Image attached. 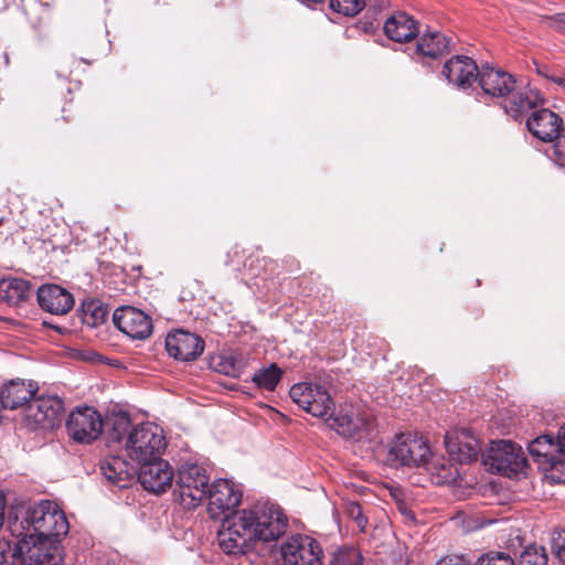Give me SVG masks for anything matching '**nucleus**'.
<instances>
[{
	"label": "nucleus",
	"instance_id": "1",
	"mask_svg": "<svg viewBox=\"0 0 565 565\" xmlns=\"http://www.w3.org/2000/svg\"><path fill=\"white\" fill-rule=\"evenodd\" d=\"M281 535L280 507L268 500H260L247 509L226 515L217 533V542L227 555L247 554L258 543L267 545L270 552L279 551L282 555V545L278 544Z\"/></svg>",
	"mask_w": 565,
	"mask_h": 565
},
{
	"label": "nucleus",
	"instance_id": "2",
	"mask_svg": "<svg viewBox=\"0 0 565 565\" xmlns=\"http://www.w3.org/2000/svg\"><path fill=\"white\" fill-rule=\"evenodd\" d=\"M7 526L14 537L34 535L60 543L70 530L65 513L51 500L17 502L9 509Z\"/></svg>",
	"mask_w": 565,
	"mask_h": 565
},
{
	"label": "nucleus",
	"instance_id": "3",
	"mask_svg": "<svg viewBox=\"0 0 565 565\" xmlns=\"http://www.w3.org/2000/svg\"><path fill=\"white\" fill-rule=\"evenodd\" d=\"M109 439L124 444L128 457L137 463L159 459L167 447L166 436L160 426L148 422L132 427L126 415L114 418Z\"/></svg>",
	"mask_w": 565,
	"mask_h": 565
},
{
	"label": "nucleus",
	"instance_id": "4",
	"mask_svg": "<svg viewBox=\"0 0 565 565\" xmlns=\"http://www.w3.org/2000/svg\"><path fill=\"white\" fill-rule=\"evenodd\" d=\"M483 462L491 471L508 478L525 475L529 467L523 448L511 440L491 441Z\"/></svg>",
	"mask_w": 565,
	"mask_h": 565
},
{
	"label": "nucleus",
	"instance_id": "5",
	"mask_svg": "<svg viewBox=\"0 0 565 565\" xmlns=\"http://www.w3.org/2000/svg\"><path fill=\"white\" fill-rule=\"evenodd\" d=\"M210 478L198 463H183L177 475L173 494L186 509L196 508L207 495Z\"/></svg>",
	"mask_w": 565,
	"mask_h": 565
},
{
	"label": "nucleus",
	"instance_id": "6",
	"mask_svg": "<svg viewBox=\"0 0 565 565\" xmlns=\"http://www.w3.org/2000/svg\"><path fill=\"white\" fill-rule=\"evenodd\" d=\"M289 396L295 404L315 417L326 418L333 423L337 417L335 405L330 393L320 385L298 383L291 386Z\"/></svg>",
	"mask_w": 565,
	"mask_h": 565
},
{
	"label": "nucleus",
	"instance_id": "7",
	"mask_svg": "<svg viewBox=\"0 0 565 565\" xmlns=\"http://www.w3.org/2000/svg\"><path fill=\"white\" fill-rule=\"evenodd\" d=\"M431 456L430 448L422 436L401 434L388 449L387 461L397 468L423 467Z\"/></svg>",
	"mask_w": 565,
	"mask_h": 565
},
{
	"label": "nucleus",
	"instance_id": "8",
	"mask_svg": "<svg viewBox=\"0 0 565 565\" xmlns=\"http://www.w3.org/2000/svg\"><path fill=\"white\" fill-rule=\"evenodd\" d=\"M288 519L285 515V565H322L323 551L317 540L306 534L287 537Z\"/></svg>",
	"mask_w": 565,
	"mask_h": 565
},
{
	"label": "nucleus",
	"instance_id": "9",
	"mask_svg": "<svg viewBox=\"0 0 565 565\" xmlns=\"http://www.w3.org/2000/svg\"><path fill=\"white\" fill-rule=\"evenodd\" d=\"M18 558L22 565H58L61 553L58 543L42 540L34 535L18 537Z\"/></svg>",
	"mask_w": 565,
	"mask_h": 565
},
{
	"label": "nucleus",
	"instance_id": "10",
	"mask_svg": "<svg viewBox=\"0 0 565 565\" xmlns=\"http://www.w3.org/2000/svg\"><path fill=\"white\" fill-rule=\"evenodd\" d=\"M66 429L74 440L90 443L102 434V416L94 407H77L68 415Z\"/></svg>",
	"mask_w": 565,
	"mask_h": 565
},
{
	"label": "nucleus",
	"instance_id": "11",
	"mask_svg": "<svg viewBox=\"0 0 565 565\" xmlns=\"http://www.w3.org/2000/svg\"><path fill=\"white\" fill-rule=\"evenodd\" d=\"M114 324L132 340H145L152 334L153 326L150 316L142 310L122 306L113 315Z\"/></svg>",
	"mask_w": 565,
	"mask_h": 565
},
{
	"label": "nucleus",
	"instance_id": "12",
	"mask_svg": "<svg viewBox=\"0 0 565 565\" xmlns=\"http://www.w3.org/2000/svg\"><path fill=\"white\" fill-rule=\"evenodd\" d=\"M243 492L232 481L217 479L209 484L207 495L209 513L212 518H220L225 512L234 510L242 501Z\"/></svg>",
	"mask_w": 565,
	"mask_h": 565
},
{
	"label": "nucleus",
	"instance_id": "13",
	"mask_svg": "<svg viewBox=\"0 0 565 565\" xmlns=\"http://www.w3.org/2000/svg\"><path fill=\"white\" fill-rule=\"evenodd\" d=\"M329 425L338 434L355 441L371 440L377 434L375 420L367 413L352 416L340 412L337 417H333V423Z\"/></svg>",
	"mask_w": 565,
	"mask_h": 565
},
{
	"label": "nucleus",
	"instance_id": "14",
	"mask_svg": "<svg viewBox=\"0 0 565 565\" xmlns=\"http://www.w3.org/2000/svg\"><path fill=\"white\" fill-rule=\"evenodd\" d=\"M141 486L150 492H164L172 486L174 472L170 463L159 456V459H151L139 463L136 471Z\"/></svg>",
	"mask_w": 565,
	"mask_h": 565
},
{
	"label": "nucleus",
	"instance_id": "15",
	"mask_svg": "<svg viewBox=\"0 0 565 565\" xmlns=\"http://www.w3.org/2000/svg\"><path fill=\"white\" fill-rule=\"evenodd\" d=\"M445 447L449 458L460 465L477 460L481 451L479 440L466 428L448 431L445 436Z\"/></svg>",
	"mask_w": 565,
	"mask_h": 565
},
{
	"label": "nucleus",
	"instance_id": "16",
	"mask_svg": "<svg viewBox=\"0 0 565 565\" xmlns=\"http://www.w3.org/2000/svg\"><path fill=\"white\" fill-rule=\"evenodd\" d=\"M168 354L182 362L195 361L204 351V341L195 333L175 330L166 338Z\"/></svg>",
	"mask_w": 565,
	"mask_h": 565
},
{
	"label": "nucleus",
	"instance_id": "17",
	"mask_svg": "<svg viewBox=\"0 0 565 565\" xmlns=\"http://www.w3.org/2000/svg\"><path fill=\"white\" fill-rule=\"evenodd\" d=\"M64 402L56 395H34L26 408V416L42 427H54L60 423Z\"/></svg>",
	"mask_w": 565,
	"mask_h": 565
},
{
	"label": "nucleus",
	"instance_id": "18",
	"mask_svg": "<svg viewBox=\"0 0 565 565\" xmlns=\"http://www.w3.org/2000/svg\"><path fill=\"white\" fill-rule=\"evenodd\" d=\"M479 72L472 58L465 55H455L444 64L441 75L448 84L466 90L478 79Z\"/></svg>",
	"mask_w": 565,
	"mask_h": 565
},
{
	"label": "nucleus",
	"instance_id": "19",
	"mask_svg": "<svg viewBox=\"0 0 565 565\" xmlns=\"http://www.w3.org/2000/svg\"><path fill=\"white\" fill-rule=\"evenodd\" d=\"M526 128L543 142H553L563 126V119L554 111L539 106L526 117Z\"/></svg>",
	"mask_w": 565,
	"mask_h": 565
},
{
	"label": "nucleus",
	"instance_id": "20",
	"mask_svg": "<svg viewBox=\"0 0 565 565\" xmlns=\"http://www.w3.org/2000/svg\"><path fill=\"white\" fill-rule=\"evenodd\" d=\"M478 83L482 89V95L490 98H505L510 93L514 92L515 78L502 70H497L491 66H482L479 75Z\"/></svg>",
	"mask_w": 565,
	"mask_h": 565
},
{
	"label": "nucleus",
	"instance_id": "21",
	"mask_svg": "<svg viewBox=\"0 0 565 565\" xmlns=\"http://www.w3.org/2000/svg\"><path fill=\"white\" fill-rule=\"evenodd\" d=\"M543 104L544 99L540 92L525 86L520 89L515 87L514 92L509 94V99L504 102L503 108L507 115L519 121Z\"/></svg>",
	"mask_w": 565,
	"mask_h": 565
},
{
	"label": "nucleus",
	"instance_id": "22",
	"mask_svg": "<svg viewBox=\"0 0 565 565\" xmlns=\"http://www.w3.org/2000/svg\"><path fill=\"white\" fill-rule=\"evenodd\" d=\"M39 306L56 316L66 315L75 303L73 295L58 285H43L36 291Z\"/></svg>",
	"mask_w": 565,
	"mask_h": 565
},
{
	"label": "nucleus",
	"instance_id": "23",
	"mask_svg": "<svg viewBox=\"0 0 565 565\" xmlns=\"http://www.w3.org/2000/svg\"><path fill=\"white\" fill-rule=\"evenodd\" d=\"M38 390L36 382L10 380L0 390V403L3 408L17 409L25 404L29 405Z\"/></svg>",
	"mask_w": 565,
	"mask_h": 565
},
{
	"label": "nucleus",
	"instance_id": "24",
	"mask_svg": "<svg viewBox=\"0 0 565 565\" xmlns=\"http://www.w3.org/2000/svg\"><path fill=\"white\" fill-rule=\"evenodd\" d=\"M384 33L395 42H408L419 34L417 21L408 13L398 11L392 14L384 23Z\"/></svg>",
	"mask_w": 565,
	"mask_h": 565
},
{
	"label": "nucleus",
	"instance_id": "25",
	"mask_svg": "<svg viewBox=\"0 0 565 565\" xmlns=\"http://www.w3.org/2000/svg\"><path fill=\"white\" fill-rule=\"evenodd\" d=\"M100 471L105 479L119 489L127 488L132 481L136 470L119 456H109L100 462Z\"/></svg>",
	"mask_w": 565,
	"mask_h": 565
},
{
	"label": "nucleus",
	"instance_id": "26",
	"mask_svg": "<svg viewBox=\"0 0 565 565\" xmlns=\"http://www.w3.org/2000/svg\"><path fill=\"white\" fill-rule=\"evenodd\" d=\"M32 295L31 284L22 278H3L0 280V300L9 306L18 307Z\"/></svg>",
	"mask_w": 565,
	"mask_h": 565
},
{
	"label": "nucleus",
	"instance_id": "27",
	"mask_svg": "<svg viewBox=\"0 0 565 565\" xmlns=\"http://www.w3.org/2000/svg\"><path fill=\"white\" fill-rule=\"evenodd\" d=\"M450 39L440 32L424 33L416 44V54L438 58L450 51Z\"/></svg>",
	"mask_w": 565,
	"mask_h": 565
},
{
	"label": "nucleus",
	"instance_id": "28",
	"mask_svg": "<svg viewBox=\"0 0 565 565\" xmlns=\"http://www.w3.org/2000/svg\"><path fill=\"white\" fill-rule=\"evenodd\" d=\"M527 450L539 467H546L552 458L559 457L557 441L551 435H542L536 437L527 445Z\"/></svg>",
	"mask_w": 565,
	"mask_h": 565
},
{
	"label": "nucleus",
	"instance_id": "29",
	"mask_svg": "<svg viewBox=\"0 0 565 565\" xmlns=\"http://www.w3.org/2000/svg\"><path fill=\"white\" fill-rule=\"evenodd\" d=\"M245 249H239L238 246H235L233 252L228 254L230 264L237 271H244V275L248 279L257 278L260 275L263 265L258 257L253 253H249L247 256L245 255Z\"/></svg>",
	"mask_w": 565,
	"mask_h": 565
},
{
	"label": "nucleus",
	"instance_id": "30",
	"mask_svg": "<svg viewBox=\"0 0 565 565\" xmlns=\"http://www.w3.org/2000/svg\"><path fill=\"white\" fill-rule=\"evenodd\" d=\"M444 457H434L433 455L428 458V462L423 467L431 475L435 482L438 484L452 483L459 476L458 468Z\"/></svg>",
	"mask_w": 565,
	"mask_h": 565
},
{
	"label": "nucleus",
	"instance_id": "31",
	"mask_svg": "<svg viewBox=\"0 0 565 565\" xmlns=\"http://www.w3.org/2000/svg\"><path fill=\"white\" fill-rule=\"evenodd\" d=\"M108 309L98 300H89L82 305V321L89 328H96L105 322Z\"/></svg>",
	"mask_w": 565,
	"mask_h": 565
},
{
	"label": "nucleus",
	"instance_id": "32",
	"mask_svg": "<svg viewBox=\"0 0 565 565\" xmlns=\"http://www.w3.org/2000/svg\"><path fill=\"white\" fill-rule=\"evenodd\" d=\"M281 374L282 371L276 364H270L255 372L252 380L258 388L273 392L279 383Z\"/></svg>",
	"mask_w": 565,
	"mask_h": 565
},
{
	"label": "nucleus",
	"instance_id": "33",
	"mask_svg": "<svg viewBox=\"0 0 565 565\" xmlns=\"http://www.w3.org/2000/svg\"><path fill=\"white\" fill-rule=\"evenodd\" d=\"M330 565H362V556L353 546H342L332 554Z\"/></svg>",
	"mask_w": 565,
	"mask_h": 565
},
{
	"label": "nucleus",
	"instance_id": "34",
	"mask_svg": "<svg viewBox=\"0 0 565 565\" xmlns=\"http://www.w3.org/2000/svg\"><path fill=\"white\" fill-rule=\"evenodd\" d=\"M547 561L544 547L530 545L521 553L518 565H547Z\"/></svg>",
	"mask_w": 565,
	"mask_h": 565
},
{
	"label": "nucleus",
	"instance_id": "35",
	"mask_svg": "<svg viewBox=\"0 0 565 565\" xmlns=\"http://www.w3.org/2000/svg\"><path fill=\"white\" fill-rule=\"evenodd\" d=\"M330 9L345 17H354L365 7L364 0H330Z\"/></svg>",
	"mask_w": 565,
	"mask_h": 565
},
{
	"label": "nucleus",
	"instance_id": "36",
	"mask_svg": "<svg viewBox=\"0 0 565 565\" xmlns=\"http://www.w3.org/2000/svg\"><path fill=\"white\" fill-rule=\"evenodd\" d=\"M551 143V147L546 150L547 157L557 166L565 168V127L561 129Z\"/></svg>",
	"mask_w": 565,
	"mask_h": 565
},
{
	"label": "nucleus",
	"instance_id": "37",
	"mask_svg": "<svg viewBox=\"0 0 565 565\" xmlns=\"http://www.w3.org/2000/svg\"><path fill=\"white\" fill-rule=\"evenodd\" d=\"M475 565H514V561L507 552L489 551L481 554Z\"/></svg>",
	"mask_w": 565,
	"mask_h": 565
},
{
	"label": "nucleus",
	"instance_id": "38",
	"mask_svg": "<svg viewBox=\"0 0 565 565\" xmlns=\"http://www.w3.org/2000/svg\"><path fill=\"white\" fill-rule=\"evenodd\" d=\"M548 473V478L556 483H565V456L554 457L546 467H541Z\"/></svg>",
	"mask_w": 565,
	"mask_h": 565
},
{
	"label": "nucleus",
	"instance_id": "39",
	"mask_svg": "<svg viewBox=\"0 0 565 565\" xmlns=\"http://www.w3.org/2000/svg\"><path fill=\"white\" fill-rule=\"evenodd\" d=\"M18 558V544L12 545L7 540H0V565H14Z\"/></svg>",
	"mask_w": 565,
	"mask_h": 565
},
{
	"label": "nucleus",
	"instance_id": "40",
	"mask_svg": "<svg viewBox=\"0 0 565 565\" xmlns=\"http://www.w3.org/2000/svg\"><path fill=\"white\" fill-rule=\"evenodd\" d=\"M347 514L352 519L361 531H365L367 519L363 515L362 507L358 502H349L347 505Z\"/></svg>",
	"mask_w": 565,
	"mask_h": 565
},
{
	"label": "nucleus",
	"instance_id": "41",
	"mask_svg": "<svg viewBox=\"0 0 565 565\" xmlns=\"http://www.w3.org/2000/svg\"><path fill=\"white\" fill-rule=\"evenodd\" d=\"M552 552L558 565H565V531L553 536Z\"/></svg>",
	"mask_w": 565,
	"mask_h": 565
},
{
	"label": "nucleus",
	"instance_id": "42",
	"mask_svg": "<svg viewBox=\"0 0 565 565\" xmlns=\"http://www.w3.org/2000/svg\"><path fill=\"white\" fill-rule=\"evenodd\" d=\"M545 23L558 33L565 34V13H556L553 15H544Z\"/></svg>",
	"mask_w": 565,
	"mask_h": 565
},
{
	"label": "nucleus",
	"instance_id": "43",
	"mask_svg": "<svg viewBox=\"0 0 565 565\" xmlns=\"http://www.w3.org/2000/svg\"><path fill=\"white\" fill-rule=\"evenodd\" d=\"M96 565H124V563L118 554H109L99 557Z\"/></svg>",
	"mask_w": 565,
	"mask_h": 565
},
{
	"label": "nucleus",
	"instance_id": "44",
	"mask_svg": "<svg viewBox=\"0 0 565 565\" xmlns=\"http://www.w3.org/2000/svg\"><path fill=\"white\" fill-rule=\"evenodd\" d=\"M437 565H470L463 556L452 555L440 559Z\"/></svg>",
	"mask_w": 565,
	"mask_h": 565
},
{
	"label": "nucleus",
	"instance_id": "45",
	"mask_svg": "<svg viewBox=\"0 0 565 565\" xmlns=\"http://www.w3.org/2000/svg\"><path fill=\"white\" fill-rule=\"evenodd\" d=\"M556 441L559 456H565V425L559 428Z\"/></svg>",
	"mask_w": 565,
	"mask_h": 565
},
{
	"label": "nucleus",
	"instance_id": "46",
	"mask_svg": "<svg viewBox=\"0 0 565 565\" xmlns=\"http://www.w3.org/2000/svg\"><path fill=\"white\" fill-rule=\"evenodd\" d=\"M6 507L7 500L4 493L0 490V530L6 522Z\"/></svg>",
	"mask_w": 565,
	"mask_h": 565
},
{
	"label": "nucleus",
	"instance_id": "47",
	"mask_svg": "<svg viewBox=\"0 0 565 565\" xmlns=\"http://www.w3.org/2000/svg\"><path fill=\"white\" fill-rule=\"evenodd\" d=\"M234 363H233V359L232 358H226L225 359V363H224V366L223 369L221 370V372L230 375L232 373H234Z\"/></svg>",
	"mask_w": 565,
	"mask_h": 565
},
{
	"label": "nucleus",
	"instance_id": "48",
	"mask_svg": "<svg viewBox=\"0 0 565 565\" xmlns=\"http://www.w3.org/2000/svg\"><path fill=\"white\" fill-rule=\"evenodd\" d=\"M548 81L557 84L565 90V78L564 77L556 75L555 73H552Z\"/></svg>",
	"mask_w": 565,
	"mask_h": 565
},
{
	"label": "nucleus",
	"instance_id": "49",
	"mask_svg": "<svg viewBox=\"0 0 565 565\" xmlns=\"http://www.w3.org/2000/svg\"><path fill=\"white\" fill-rule=\"evenodd\" d=\"M536 72L539 75L543 76L546 79H548L551 74L553 73V72H551V70L547 65L537 66Z\"/></svg>",
	"mask_w": 565,
	"mask_h": 565
},
{
	"label": "nucleus",
	"instance_id": "50",
	"mask_svg": "<svg viewBox=\"0 0 565 565\" xmlns=\"http://www.w3.org/2000/svg\"><path fill=\"white\" fill-rule=\"evenodd\" d=\"M301 3H303L305 6H307L308 8H311V9H315L316 6L318 4H322L324 2V0H300Z\"/></svg>",
	"mask_w": 565,
	"mask_h": 565
}]
</instances>
